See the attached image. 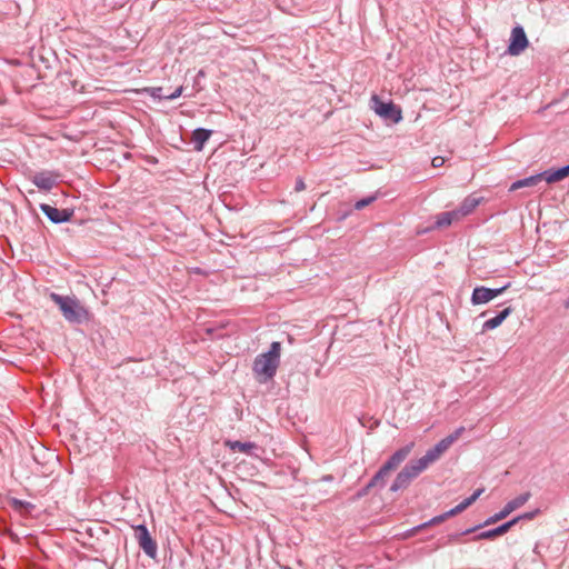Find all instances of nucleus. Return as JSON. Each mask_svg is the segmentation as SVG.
Returning a JSON list of instances; mask_svg holds the SVG:
<instances>
[{
    "instance_id": "obj_20",
    "label": "nucleus",
    "mask_w": 569,
    "mask_h": 569,
    "mask_svg": "<svg viewBox=\"0 0 569 569\" xmlns=\"http://www.w3.org/2000/svg\"><path fill=\"white\" fill-rule=\"evenodd\" d=\"M212 131L203 128H198L192 132V141L197 150H202L203 144L211 137Z\"/></svg>"
},
{
    "instance_id": "obj_24",
    "label": "nucleus",
    "mask_w": 569,
    "mask_h": 569,
    "mask_svg": "<svg viewBox=\"0 0 569 569\" xmlns=\"http://www.w3.org/2000/svg\"><path fill=\"white\" fill-rule=\"evenodd\" d=\"M538 513H539V509H536L533 511H529V512H525L522 515H519V516H517L515 518L518 519V522L521 521V520H532L533 518L537 517Z\"/></svg>"
},
{
    "instance_id": "obj_16",
    "label": "nucleus",
    "mask_w": 569,
    "mask_h": 569,
    "mask_svg": "<svg viewBox=\"0 0 569 569\" xmlns=\"http://www.w3.org/2000/svg\"><path fill=\"white\" fill-rule=\"evenodd\" d=\"M541 181H545L543 173L533 174L523 179H519L511 183L509 191H516L521 188H531L536 187Z\"/></svg>"
},
{
    "instance_id": "obj_3",
    "label": "nucleus",
    "mask_w": 569,
    "mask_h": 569,
    "mask_svg": "<svg viewBox=\"0 0 569 569\" xmlns=\"http://www.w3.org/2000/svg\"><path fill=\"white\" fill-rule=\"evenodd\" d=\"M281 343L273 341L267 352L258 355L252 365L257 380L266 383L273 379L280 365Z\"/></svg>"
},
{
    "instance_id": "obj_26",
    "label": "nucleus",
    "mask_w": 569,
    "mask_h": 569,
    "mask_svg": "<svg viewBox=\"0 0 569 569\" xmlns=\"http://www.w3.org/2000/svg\"><path fill=\"white\" fill-rule=\"evenodd\" d=\"M161 92H162V88H152L151 89V96L153 98L164 99V96H162Z\"/></svg>"
},
{
    "instance_id": "obj_27",
    "label": "nucleus",
    "mask_w": 569,
    "mask_h": 569,
    "mask_svg": "<svg viewBox=\"0 0 569 569\" xmlns=\"http://www.w3.org/2000/svg\"><path fill=\"white\" fill-rule=\"evenodd\" d=\"M305 189H306V184H305L303 180L301 178H298L297 181H296L295 190L297 192H300V191H302Z\"/></svg>"
},
{
    "instance_id": "obj_8",
    "label": "nucleus",
    "mask_w": 569,
    "mask_h": 569,
    "mask_svg": "<svg viewBox=\"0 0 569 569\" xmlns=\"http://www.w3.org/2000/svg\"><path fill=\"white\" fill-rule=\"evenodd\" d=\"M134 537L143 552L150 558H156L158 551L157 542L152 539L144 525L134 527Z\"/></svg>"
},
{
    "instance_id": "obj_23",
    "label": "nucleus",
    "mask_w": 569,
    "mask_h": 569,
    "mask_svg": "<svg viewBox=\"0 0 569 569\" xmlns=\"http://www.w3.org/2000/svg\"><path fill=\"white\" fill-rule=\"evenodd\" d=\"M518 523V519L512 518L511 520L499 526L501 535L507 533L513 526Z\"/></svg>"
},
{
    "instance_id": "obj_4",
    "label": "nucleus",
    "mask_w": 569,
    "mask_h": 569,
    "mask_svg": "<svg viewBox=\"0 0 569 569\" xmlns=\"http://www.w3.org/2000/svg\"><path fill=\"white\" fill-rule=\"evenodd\" d=\"M51 301L57 305L63 318L70 323H83L89 321L90 312L74 296H61L50 293Z\"/></svg>"
},
{
    "instance_id": "obj_25",
    "label": "nucleus",
    "mask_w": 569,
    "mask_h": 569,
    "mask_svg": "<svg viewBox=\"0 0 569 569\" xmlns=\"http://www.w3.org/2000/svg\"><path fill=\"white\" fill-rule=\"evenodd\" d=\"M182 91H183V87L180 86L173 92H171L170 94L164 96V99L166 100H174V99L179 98L182 94Z\"/></svg>"
},
{
    "instance_id": "obj_30",
    "label": "nucleus",
    "mask_w": 569,
    "mask_h": 569,
    "mask_svg": "<svg viewBox=\"0 0 569 569\" xmlns=\"http://www.w3.org/2000/svg\"><path fill=\"white\" fill-rule=\"evenodd\" d=\"M13 502H14L16 506H23L24 505L23 501H20V500H17V499H14Z\"/></svg>"
},
{
    "instance_id": "obj_12",
    "label": "nucleus",
    "mask_w": 569,
    "mask_h": 569,
    "mask_svg": "<svg viewBox=\"0 0 569 569\" xmlns=\"http://www.w3.org/2000/svg\"><path fill=\"white\" fill-rule=\"evenodd\" d=\"M40 209L53 223L67 222L72 216V213L66 209H58L47 203L41 204Z\"/></svg>"
},
{
    "instance_id": "obj_18",
    "label": "nucleus",
    "mask_w": 569,
    "mask_h": 569,
    "mask_svg": "<svg viewBox=\"0 0 569 569\" xmlns=\"http://www.w3.org/2000/svg\"><path fill=\"white\" fill-rule=\"evenodd\" d=\"M543 179L547 183H555L563 180L569 176V164L561 167L557 170H547L543 171Z\"/></svg>"
},
{
    "instance_id": "obj_17",
    "label": "nucleus",
    "mask_w": 569,
    "mask_h": 569,
    "mask_svg": "<svg viewBox=\"0 0 569 569\" xmlns=\"http://www.w3.org/2000/svg\"><path fill=\"white\" fill-rule=\"evenodd\" d=\"M511 312L512 309L510 307H507L503 310H501L496 317L486 320L482 326V331H489L498 328Z\"/></svg>"
},
{
    "instance_id": "obj_22",
    "label": "nucleus",
    "mask_w": 569,
    "mask_h": 569,
    "mask_svg": "<svg viewBox=\"0 0 569 569\" xmlns=\"http://www.w3.org/2000/svg\"><path fill=\"white\" fill-rule=\"evenodd\" d=\"M375 197L373 196H370V197H367V198H363V199H360L356 202L355 204V208L357 210H361L363 209L365 207L369 206L371 202L375 201Z\"/></svg>"
},
{
    "instance_id": "obj_7",
    "label": "nucleus",
    "mask_w": 569,
    "mask_h": 569,
    "mask_svg": "<svg viewBox=\"0 0 569 569\" xmlns=\"http://www.w3.org/2000/svg\"><path fill=\"white\" fill-rule=\"evenodd\" d=\"M530 492H523L515 499L508 501L499 512L490 516L482 526H490L506 519L511 512L521 508L530 499Z\"/></svg>"
},
{
    "instance_id": "obj_13",
    "label": "nucleus",
    "mask_w": 569,
    "mask_h": 569,
    "mask_svg": "<svg viewBox=\"0 0 569 569\" xmlns=\"http://www.w3.org/2000/svg\"><path fill=\"white\" fill-rule=\"evenodd\" d=\"M375 110L377 114L395 123H398L402 119L401 110L392 102H379Z\"/></svg>"
},
{
    "instance_id": "obj_14",
    "label": "nucleus",
    "mask_w": 569,
    "mask_h": 569,
    "mask_svg": "<svg viewBox=\"0 0 569 569\" xmlns=\"http://www.w3.org/2000/svg\"><path fill=\"white\" fill-rule=\"evenodd\" d=\"M226 446L233 452H242L251 457H259L258 451H260V448L257 443L247 441L241 442L238 440H228L226 441Z\"/></svg>"
},
{
    "instance_id": "obj_11",
    "label": "nucleus",
    "mask_w": 569,
    "mask_h": 569,
    "mask_svg": "<svg viewBox=\"0 0 569 569\" xmlns=\"http://www.w3.org/2000/svg\"><path fill=\"white\" fill-rule=\"evenodd\" d=\"M60 174L56 171L42 170L32 177V182L43 191H50L58 183Z\"/></svg>"
},
{
    "instance_id": "obj_2",
    "label": "nucleus",
    "mask_w": 569,
    "mask_h": 569,
    "mask_svg": "<svg viewBox=\"0 0 569 569\" xmlns=\"http://www.w3.org/2000/svg\"><path fill=\"white\" fill-rule=\"evenodd\" d=\"M465 432L463 427H459L452 433L441 439L432 448H430L425 456L419 459L410 461L397 475L391 491H398L409 486V483L422 473L428 467L440 459V457L461 437Z\"/></svg>"
},
{
    "instance_id": "obj_6",
    "label": "nucleus",
    "mask_w": 569,
    "mask_h": 569,
    "mask_svg": "<svg viewBox=\"0 0 569 569\" xmlns=\"http://www.w3.org/2000/svg\"><path fill=\"white\" fill-rule=\"evenodd\" d=\"M485 491L483 488H479L477 489L470 497L463 499L459 505H457L455 508L450 509L449 511L440 515V516H436L433 517L430 521L421 525V526H418L416 528H413L411 530V533L410 535H413L416 532H418L421 528L423 527H427V526H430V525H438L442 521H445L447 518L449 517H453L460 512H462L463 510H466L469 506H471L480 496L481 493Z\"/></svg>"
},
{
    "instance_id": "obj_1",
    "label": "nucleus",
    "mask_w": 569,
    "mask_h": 569,
    "mask_svg": "<svg viewBox=\"0 0 569 569\" xmlns=\"http://www.w3.org/2000/svg\"><path fill=\"white\" fill-rule=\"evenodd\" d=\"M465 432L463 427H459L452 433L441 439L432 448H430L425 456L419 459L410 461L397 475L391 491H398L409 486V483L422 473L428 467L440 459V457L461 437Z\"/></svg>"
},
{
    "instance_id": "obj_5",
    "label": "nucleus",
    "mask_w": 569,
    "mask_h": 569,
    "mask_svg": "<svg viewBox=\"0 0 569 569\" xmlns=\"http://www.w3.org/2000/svg\"><path fill=\"white\" fill-rule=\"evenodd\" d=\"M413 448V443L406 445L405 447L398 449L393 455L381 466L378 472L372 477L367 488H373L377 486L383 487L386 477L389 473L397 469L401 462L406 460Z\"/></svg>"
},
{
    "instance_id": "obj_32",
    "label": "nucleus",
    "mask_w": 569,
    "mask_h": 569,
    "mask_svg": "<svg viewBox=\"0 0 569 569\" xmlns=\"http://www.w3.org/2000/svg\"><path fill=\"white\" fill-rule=\"evenodd\" d=\"M204 73L202 70L199 71V77H202Z\"/></svg>"
},
{
    "instance_id": "obj_21",
    "label": "nucleus",
    "mask_w": 569,
    "mask_h": 569,
    "mask_svg": "<svg viewBox=\"0 0 569 569\" xmlns=\"http://www.w3.org/2000/svg\"><path fill=\"white\" fill-rule=\"evenodd\" d=\"M499 536H502L501 535V531H500V528L499 526L497 528H493V529H490V530H486V531H481L480 533H478L477 536H475L472 538L473 541H478V540H492Z\"/></svg>"
},
{
    "instance_id": "obj_9",
    "label": "nucleus",
    "mask_w": 569,
    "mask_h": 569,
    "mask_svg": "<svg viewBox=\"0 0 569 569\" xmlns=\"http://www.w3.org/2000/svg\"><path fill=\"white\" fill-rule=\"evenodd\" d=\"M529 46L528 38L521 26L512 28L507 53L512 57L521 54Z\"/></svg>"
},
{
    "instance_id": "obj_29",
    "label": "nucleus",
    "mask_w": 569,
    "mask_h": 569,
    "mask_svg": "<svg viewBox=\"0 0 569 569\" xmlns=\"http://www.w3.org/2000/svg\"><path fill=\"white\" fill-rule=\"evenodd\" d=\"M479 527H480V526H478V528H479ZM476 530H477V527H475V528H470V529H467L466 531H463V535H467V533L473 532V531H476Z\"/></svg>"
},
{
    "instance_id": "obj_31",
    "label": "nucleus",
    "mask_w": 569,
    "mask_h": 569,
    "mask_svg": "<svg viewBox=\"0 0 569 569\" xmlns=\"http://www.w3.org/2000/svg\"><path fill=\"white\" fill-rule=\"evenodd\" d=\"M566 309H569V298L563 302Z\"/></svg>"
},
{
    "instance_id": "obj_19",
    "label": "nucleus",
    "mask_w": 569,
    "mask_h": 569,
    "mask_svg": "<svg viewBox=\"0 0 569 569\" xmlns=\"http://www.w3.org/2000/svg\"><path fill=\"white\" fill-rule=\"evenodd\" d=\"M459 220H460V218L458 217V214L455 210L445 211V212L439 213L436 217L435 227L445 228V227L450 226L452 222H456Z\"/></svg>"
},
{
    "instance_id": "obj_28",
    "label": "nucleus",
    "mask_w": 569,
    "mask_h": 569,
    "mask_svg": "<svg viewBox=\"0 0 569 569\" xmlns=\"http://www.w3.org/2000/svg\"><path fill=\"white\" fill-rule=\"evenodd\" d=\"M442 164H443V158H441V157H435V158L432 159V166H433L435 168H438V167H440V166H442Z\"/></svg>"
},
{
    "instance_id": "obj_15",
    "label": "nucleus",
    "mask_w": 569,
    "mask_h": 569,
    "mask_svg": "<svg viewBox=\"0 0 569 569\" xmlns=\"http://www.w3.org/2000/svg\"><path fill=\"white\" fill-rule=\"evenodd\" d=\"M481 202L480 197H476L473 194L468 196L465 198V200L460 203V206L455 209L458 217L462 219L463 217L470 214Z\"/></svg>"
},
{
    "instance_id": "obj_10",
    "label": "nucleus",
    "mask_w": 569,
    "mask_h": 569,
    "mask_svg": "<svg viewBox=\"0 0 569 569\" xmlns=\"http://www.w3.org/2000/svg\"><path fill=\"white\" fill-rule=\"evenodd\" d=\"M508 287H509V283L501 288H496V289L487 288L483 286L476 287L471 295V303L473 306L485 305V303L491 301L492 299L499 297L500 295H502Z\"/></svg>"
}]
</instances>
